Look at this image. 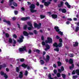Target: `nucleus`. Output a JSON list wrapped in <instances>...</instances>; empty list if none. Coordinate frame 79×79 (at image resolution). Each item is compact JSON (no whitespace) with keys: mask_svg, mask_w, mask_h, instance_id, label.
Returning <instances> with one entry per match:
<instances>
[{"mask_svg":"<svg viewBox=\"0 0 79 79\" xmlns=\"http://www.w3.org/2000/svg\"><path fill=\"white\" fill-rule=\"evenodd\" d=\"M62 76L63 79H66V75L62 73Z\"/></svg>","mask_w":79,"mask_h":79,"instance_id":"c756f323","label":"nucleus"},{"mask_svg":"<svg viewBox=\"0 0 79 79\" xmlns=\"http://www.w3.org/2000/svg\"><path fill=\"white\" fill-rule=\"evenodd\" d=\"M2 67L3 68H5V67H6V65L5 64H3L2 65Z\"/></svg>","mask_w":79,"mask_h":79,"instance_id":"de8ad7c7","label":"nucleus"},{"mask_svg":"<svg viewBox=\"0 0 79 79\" xmlns=\"http://www.w3.org/2000/svg\"><path fill=\"white\" fill-rule=\"evenodd\" d=\"M21 38L20 39H24V36H23V35L21 36Z\"/></svg>","mask_w":79,"mask_h":79,"instance_id":"e2e57ef3","label":"nucleus"},{"mask_svg":"<svg viewBox=\"0 0 79 79\" xmlns=\"http://www.w3.org/2000/svg\"><path fill=\"white\" fill-rule=\"evenodd\" d=\"M6 71L7 72H9L10 71V70H9V69H8V68H6Z\"/></svg>","mask_w":79,"mask_h":79,"instance_id":"8fccbe9b","label":"nucleus"},{"mask_svg":"<svg viewBox=\"0 0 79 79\" xmlns=\"http://www.w3.org/2000/svg\"><path fill=\"white\" fill-rule=\"evenodd\" d=\"M30 11L31 13H35L37 12V10H34L35 8V6L34 4H31L30 6Z\"/></svg>","mask_w":79,"mask_h":79,"instance_id":"f257e3e1","label":"nucleus"},{"mask_svg":"<svg viewBox=\"0 0 79 79\" xmlns=\"http://www.w3.org/2000/svg\"><path fill=\"white\" fill-rule=\"evenodd\" d=\"M51 3V2H45L44 3V5H45V6H48Z\"/></svg>","mask_w":79,"mask_h":79,"instance_id":"2eb2a0df","label":"nucleus"},{"mask_svg":"<svg viewBox=\"0 0 79 79\" xmlns=\"http://www.w3.org/2000/svg\"><path fill=\"white\" fill-rule=\"evenodd\" d=\"M52 18H54V19H55L56 18H57V17H58V16H57V15L56 14H53L52 15H51Z\"/></svg>","mask_w":79,"mask_h":79,"instance_id":"dca6fc26","label":"nucleus"},{"mask_svg":"<svg viewBox=\"0 0 79 79\" xmlns=\"http://www.w3.org/2000/svg\"><path fill=\"white\" fill-rule=\"evenodd\" d=\"M4 0H2V1L1 2V3H4Z\"/></svg>","mask_w":79,"mask_h":79,"instance_id":"774afa93","label":"nucleus"},{"mask_svg":"<svg viewBox=\"0 0 79 79\" xmlns=\"http://www.w3.org/2000/svg\"><path fill=\"white\" fill-rule=\"evenodd\" d=\"M50 60V56L49 55H48L46 56V59H45L46 62L47 63Z\"/></svg>","mask_w":79,"mask_h":79,"instance_id":"9b49d317","label":"nucleus"},{"mask_svg":"<svg viewBox=\"0 0 79 79\" xmlns=\"http://www.w3.org/2000/svg\"><path fill=\"white\" fill-rule=\"evenodd\" d=\"M75 72L77 73V75L79 76V69H77L76 70Z\"/></svg>","mask_w":79,"mask_h":79,"instance_id":"72a5a7b5","label":"nucleus"},{"mask_svg":"<svg viewBox=\"0 0 79 79\" xmlns=\"http://www.w3.org/2000/svg\"><path fill=\"white\" fill-rule=\"evenodd\" d=\"M79 30V27H77L75 29V31L77 32Z\"/></svg>","mask_w":79,"mask_h":79,"instance_id":"f704fd0d","label":"nucleus"},{"mask_svg":"<svg viewBox=\"0 0 79 79\" xmlns=\"http://www.w3.org/2000/svg\"><path fill=\"white\" fill-rule=\"evenodd\" d=\"M73 79H76V78H77V76L76 75L75 76H73Z\"/></svg>","mask_w":79,"mask_h":79,"instance_id":"79ce46f5","label":"nucleus"},{"mask_svg":"<svg viewBox=\"0 0 79 79\" xmlns=\"http://www.w3.org/2000/svg\"><path fill=\"white\" fill-rule=\"evenodd\" d=\"M13 37L15 39H16L17 38V36L16 35V34H14L13 35Z\"/></svg>","mask_w":79,"mask_h":79,"instance_id":"c03bdc74","label":"nucleus"},{"mask_svg":"<svg viewBox=\"0 0 79 79\" xmlns=\"http://www.w3.org/2000/svg\"><path fill=\"white\" fill-rule=\"evenodd\" d=\"M36 52L38 53H39V52H40V51H39V50H36Z\"/></svg>","mask_w":79,"mask_h":79,"instance_id":"603ef678","label":"nucleus"},{"mask_svg":"<svg viewBox=\"0 0 79 79\" xmlns=\"http://www.w3.org/2000/svg\"><path fill=\"white\" fill-rule=\"evenodd\" d=\"M61 11L62 13H65L66 12V10L65 9H62Z\"/></svg>","mask_w":79,"mask_h":79,"instance_id":"5701e85b","label":"nucleus"},{"mask_svg":"<svg viewBox=\"0 0 79 79\" xmlns=\"http://www.w3.org/2000/svg\"><path fill=\"white\" fill-rule=\"evenodd\" d=\"M16 72H17V73H19V68H18V67H16Z\"/></svg>","mask_w":79,"mask_h":79,"instance_id":"c9c22d12","label":"nucleus"},{"mask_svg":"<svg viewBox=\"0 0 79 79\" xmlns=\"http://www.w3.org/2000/svg\"><path fill=\"white\" fill-rule=\"evenodd\" d=\"M73 46L74 47H77V46H78V43L77 42L73 43Z\"/></svg>","mask_w":79,"mask_h":79,"instance_id":"aec40b11","label":"nucleus"},{"mask_svg":"<svg viewBox=\"0 0 79 79\" xmlns=\"http://www.w3.org/2000/svg\"><path fill=\"white\" fill-rule=\"evenodd\" d=\"M13 4L14 6H18V5L15 2H13Z\"/></svg>","mask_w":79,"mask_h":79,"instance_id":"c85d7f7f","label":"nucleus"},{"mask_svg":"<svg viewBox=\"0 0 79 79\" xmlns=\"http://www.w3.org/2000/svg\"><path fill=\"white\" fill-rule=\"evenodd\" d=\"M65 4L66 5V6L68 7V8H71V5L69 4V3L68 2L65 3Z\"/></svg>","mask_w":79,"mask_h":79,"instance_id":"a211bd4d","label":"nucleus"},{"mask_svg":"<svg viewBox=\"0 0 79 79\" xmlns=\"http://www.w3.org/2000/svg\"><path fill=\"white\" fill-rule=\"evenodd\" d=\"M63 4H64V3H63V2H60V4H59L58 5V7H61L62 6H63Z\"/></svg>","mask_w":79,"mask_h":79,"instance_id":"f3484780","label":"nucleus"},{"mask_svg":"<svg viewBox=\"0 0 79 79\" xmlns=\"http://www.w3.org/2000/svg\"><path fill=\"white\" fill-rule=\"evenodd\" d=\"M40 62L41 65H43L44 63V61L42 60H40Z\"/></svg>","mask_w":79,"mask_h":79,"instance_id":"a878e982","label":"nucleus"},{"mask_svg":"<svg viewBox=\"0 0 79 79\" xmlns=\"http://www.w3.org/2000/svg\"><path fill=\"white\" fill-rule=\"evenodd\" d=\"M19 50L20 52H24V51H27L26 46H24L23 47V48H19Z\"/></svg>","mask_w":79,"mask_h":79,"instance_id":"20e7f679","label":"nucleus"},{"mask_svg":"<svg viewBox=\"0 0 79 79\" xmlns=\"http://www.w3.org/2000/svg\"><path fill=\"white\" fill-rule=\"evenodd\" d=\"M53 67H54V68H56V65L55 64H54L53 65Z\"/></svg>","mask_w":79,"mask_h":79,"instance_id":"bf43d9fd","label":"nucleus"},{"mask_svg":"<svg viewBox=\"0 0 79 79\" xmlns=\"http://www.w3.org/2000/svg\"><path fill=\"white\" fill-rule=\"evenodd\" d=\"M41 40H44V37L43 36H41Z\"/></svg>","mask_w":79,"mask_h":79,"instance_id":"5fc2aeb1","label":"nucleus"},{"mask_svg":"<svg viewBox=\"0 0 79 79\" xmlns=\"http://www.w3.org/2000/svg\"><path fill=\"white\" fill-rule=\"evenodd\" d=\"M41 25L42 24H41V23H39V25L37 24L36 23H34V27L35 28H38V29L41 28Z\"/></svg>","mask_w":79,"mask_h":79,"instance_id":"7ed1b4c3","label":"nucleus"},{"mask_svg":"<svg viewBox=\"0 0 79 79\" xmlns=\"http://www.w3.org/2000/svg\"><path fill=\"white\" fill-rule=\"evenodd\" d=\"M19 60L21 62H23L24 61V58L19 59Z\"/></svg>","mask_w":79,"mask_h":79,"instance_id":"58836bf2","label":"nucleus"},{"mask_svg":"<svg viewBox=\"0 0 79 79\" xmlns=\"http://www.w3.org/2000/svg\"><path fill=\"white\" fill-rule=\"evenodd\" d=\"M21 10H22V11H24L25 10V9L24 7H22L21 8Z\"/></svg>","mask_w":79,"mask_h":79,"instance_id":"864d4df0","label":"nucleus"},{"mask_svg":"<svg viewBox=\"0 0 79 79\" xmlns=\"http://www.w3.org/2000/svg\"><path fill=\"white\" fill-rule=\"evenodd\" d=\"M5 36L6 38H8L10 37V35L8 33H6L5 34Z\"/></svg>","mask_w":79,"mask_h":79,"instance_id":"cd10ccee","label":"nucleus"},{"mask_svg":"<svg viewBox=\"0 0 79 79\" xmlns=\"http://www.w3.org/2000/svg\"><path fill=\"white\" fill-rule=\"evenodd\" d=\"M16 19V17H13V18H12V19L13 20V21H15Z\"/></svg>","mask_w":79,"mask_h":79,"instance_id":"680f3d73","label":"nucleus"},{"mask_svg":"<svg viewBox=\"0 0 79 79\" xmlns=\"http://www.w3.org/2000/svg\"><path fill=\"white\" fill-rule=\"evenodd\" d=\"M24 74L26 76H27V75L28 74V72L27 70H26L25 71Z\"/></svg>","mask_w":79,"mask_h":79,"instance_id":"2f4dec72","label":"nucleus"},{"mask_svg":"<svg viewBox=\"0 0 79 79\" xmlns=\"http://www.w3.org/2000/svg\"><path fill=\"white\" fill-rule=\"evenodd\" d=\"M59 42H62V39L60 38L59 39Z\"/></svg>","mask_w":79,"mask_h":79,"instance_id":"13d9d810","label":"nucleus"},{"mask_svg":"<svg viewBox=\"0 0 79 79\" xmlns=\"http://www.w3.org/2000/svg\"><path fill=\"white\" fill-rule=\"evenodd\" d=\"M28 19H29V17H23L21 19V20L22 21H26V20H27Z\"/></svg>","mask_w":79,"mask_h":79,"instance_id":"f8f14e48","label":"nucleus"},{"mask_svg":"<svg viewBox=\"0 0 79 79\" xmlns=\"http://www.w3.org/2000/svg\"><path fill=\"white\" fill-rule=\"evenodd\" d=\"M17 25L18 26V27L20 29H21V27H20V25L19 24H17Z\"/></svg>","mask_w":79,"mask_h":79,"instance_id":"09e8293b","label":"nucleus"},{"mask_svg":"<svg viewBox=\"0 0 79 79\" xmlns=\"http://www.w3.org/2000/svg\"><path fill=\"white\" fill-rule=\"evenodd\" d=\"M69 56L70 57H73L74 56L73 54H70L69 55Z\"/></svg>","mask_w":79,"mask_h":79,"instance_id":"a19ab883","label":"nucleus"},{"mask_svg":"<svg viewBox=\"0 0 79 79\" xmlns=\"http://www.w3.org/2000/svg\"><path fill=\"white\" fill-rule=\"evenodd\" d=\"M62 43H59L58 45L56 43H55L53 44V46L54 47H62Z\"/></svg>","mask_w":79,"mask_h":79,"instance_id":"39448f33","label":"nucleus"},{"mask_svg":"<svg viewBox=\"0 0 79 79\" xmlns=\"http://www.w3.org/2000/svg\"><path fill=\"white\" fill-rule=\"evenodd\" d=\"M19 74H20L19 75V78H20V79L23 78V72H19Z\"/></svg>","mask_w":79,"mask_h":79,"instance_id":"9d476101","label":"nucleus"},{"mask_svg":"<svg viewBox=\"0 0 79 79\" xmlns=\"http://www.w3.org/2000/svg\"><path fill=\"white\" fill-rule=\"evenodd\" d=\"M47 40H46L45 41V43L46 44H48V43L49 44H50L51 43H52V39L50 37H48L47 38Z\"/></svg>","mask_w":79,"mask_h":79,"instance_id":"423d86ee","label":"nucleus"},{"mask_svg":"<svg viewBox=\"0 0 79 79\" xmlns=\"http://www.w3.org/2000/svg\"><path fill=\"white\" fill-rule=\"evenodd\" d=\"M54 73L55 74H56L57 73V71L56 70H54Z\"/></svg>","mask_w":79,"mask_h":79,"instance_id":"3c124183","label":"nucleus"},{"mask_svg":"<svg viewBox=\"0 0 79 79\" xmlns=\"http://www.w3.org/2000/svg\"><path fill=\"white\" fill-rule=\"evenodd\" d=\"M55 29L56 30V32H58L59 34H60L61 35H63V32L60 31V29L58 28V27H54Z\"/></svg>","mask_w":79,"mask_h":79,"instance_id":"0eeeda50","label":"nucleus"},{"mask_svg":"<svg viewBox=\"0 0 79 79\" xmlns=\"http://www.w3.org/2000/svg\"><path fill=\"white\" fill-rule=\"evenodd\" d=\"M13 41H14V43H13L14 44H16V40H14Z\"/></svg>","mask_w":79,"mask_h":79,"instance_id":"4d7b16f0","label":"nucleus"},{"mask_svg":"<svg viewBox=\"0 0 79 79\" xmlns=\"http://www.w3.org/2000/svg\"><path fill=\"white\" fill-rule=\"evenodd\" d=\"M23 34L25 36H28L29 35V33L26 31H24Z\"/></svg>","mask_w":79,"mask_h":79,"instance_id":"ddd939ff","label":"nucleus"},{"mask_svg":"<svg viewBox=\"0 0 79 79\" xmlns=\"http://www.w3.org/2000/svg\"><path fill=\"white\" fill-rule=\"evenodd\" d=\"M54 50L55 51H56V52H59V50L60 49H59V48H56L54 49Z\"/></svg>","mask_w":79,"mask_h":79,"instance_id":"7c9ffc66","label":"nucleus"},{"mask_svg":"<svg viewBox=\"0 0 79 79\" xmlns=\"http://www.w3.org/2000/svg\"><path fill=\"white\" fill-rule=\"evenodd\" d=\"M67 20H68V21H72V19H71V18H68L67 19Z\"/></svg>","mask_w":79,"mask_h":79,"instance_id":"6e6d98bb","label":"nucleus"},{"mask_svg":"<svg viewBox=\"0 0 79 79\" xmlns=\"http://www.w3.org/2000/svg\"><path fill=\"white\" fill-rule=\"evenodd\" d=\"M57 76L58 77H60V76H61V75L60 74V73H58L57 74Z\"/></svg>","mask_w":79,"mask_h":79,"instance_id":"37998d69","label":"nucleus"},{"mask_svg":"<svg viewBox=\"0 0 79 79\" xmlns=\"http://www.w3.org/2000/svg\"><path fill=\"white\" fill-rule=\"evenodd\" d=\"M42 44L43 45H45L46 47V48L44 49V50L45 51H47V50H49V49H50V46L48 45V44H45V42L44 41H43L42 42Z\"/></svg>","mask_w":79,"mask_h":79,"instance_id":"f03ea898","label":"nucleus"},{"mask_svg":"<svg viewBox=\"0 0 79 79\" xmlns=\"http://www.w3.org/2000/svg\"><path fill=\"white\" fill-rule=\"evenodd\" d=\"M74 64H72V66H70V69H73V68H74Z\"/></svg>","mask_w":79,"mask_h":79,"instance_id":"e433bc0d","label":"nucleus"},{"mask_svg":"<svg viewBox=\"0 0 79 79\" xmlns=\"http://www.w3.org/2000/svg\"><path fill=\"white\" fill-rule=\"evenodd\" d=\"M34 29V27L33 26H32V24L30 23V30H32Z\"/></svg>","mask_w":79,"mask_h":79,"instance_id":"4be33fe9","label":"nucleus"},{"mask_svg":"<svg viewBox=\"0 0 79 79\" xmlns=\"http://www.w3.org/2000/svg\"><path fill=\"white\" fill-rule=\"evenodd\" d=\"M48 77L49 79H54L53 78H52V75L50 74H49Z\"/></svg>","mask_w":79,"mask_h":79,"instance_id":"bb28decb","label":"nucleus"},{"mask_svg":"<svg viewBox=\"0 0 79 79\" xmlns=\"http://www.w3.org/2000/svg\"><path fill=\"white\" fill-rule=\"evenodd\" d=\"M57 64L58 66H60L61 65V63L59 61L57 62Z\"/></svg>","mask_w":79,"mask_h":79,"instance_id":"4c0bfd02","label":"nucleus"},{"mask_svg":"<svg viewBox=\"0 0 79 79\" xmlns=\"http://www.w3.org/2000/svg\"><path fill=\"white\" fill-rule=\"evenodd\" d=\"M75 71L73 70L72 73V74H75Z\"/></svg>","mask_w":79,"mask_h":79,"instance_id":"052dcab7","label":"nucleus"},{"mask_svg":"<svg viewBox=\"0 0 79 79\" xmlns=\"http://www.w3.org/2000/svg\"><path fill=\"white\" fill-rule=\"evenodd\" d=\"M40 8H43V7H44V6L42 5H40Z\"/></svg>","mask_w":79,"mask_h":79,"instance_id":"0e129e2a","label":"nucleus"},{"mask_svg":"<svg viewBox=\"0 0 79 79\" xmlns=\"http://www.w3.org/2000/svg\"><path fill=\"white\" fill-rule=\"evenodd\" d=\"M58 71L59 73H61V71H64V67L63 66H62L61 69H58Z\"/></svg>","mask_w":79,"mask_h":79,"instance_id":"4468645a","label":"nucleus"},{"mask_svg":"<svg viewBox=\"0 0 79 79\" xmlns=\"http://www.w3.org/2000/svg\"><path fill=\"white\" fill-rule=\"evenodd\" d=\"M69 63L70 64H73V59H70L69 60Z\"/></svg>","mask_w":79,"mask_h":79,"instance_id":"b1692460","label":"nucleus"},{"mask_svg":"<svg viewBox=\"0 0 79 79\" xmlns=\"http://www.w3.org/2000/svg\"><path fill=\"white\" fill-rule=\"evenodd\" d=\"M40 19H43V18H44L45 16L43 15H40Z\"/></svg>","mask_w":79,"mask_h":79,"instance_id":"ea45409f","label":"nucleus"},{"mask_svg":"<svg viewBox=\"0 0 79 79\" xmlns=\"http://www.w3.org/2000/svg\"><path fill=\"white\" fill-rule=\"evenodd\" d=\"M34 32L35 34H37L38 33V32L36 30H34Z\"/></svg>","mask_w":79,"mask_h":79,"instance_id":"49530a36","label":"nucleus"},{"mask_svg":"<svg viewBox=\"0 0 79 79\" xmlns=\"http://www.w3.org/2000/svg\"><path fill=\"white\" fill-rule=\"evenodd\" d=\"M27 24L28 25V26H30V22H28L27 23Z\"/></svg>","mask_w":79,"mask_h":79,"instance_id":"69168bd1","label":"nucleus"},{"mask_svg":"<svg viewBox=\"0 0 79 79\" xmlns=\"http://www.w3.org/2000/svg\"><path fill=\"white\" fill-rule=\"evenodd\" d=\"M2 68H3V66L2 65H0V69H2Z\"/></svg>","mask_w":79,"mask_h":79,"instance_id":"338daca9","label":"nucleus"},{"mask_svg":"<svg viewBox=\"0 0 79 79\" xmlns=\"http://www.w3.org/2000/svg\"><path fill=\"white\" fill-rule=\"evenodd\" d=\"M3 22L4 23H7L8 25H9V26H11V23L10 22V21H6V19H4L3 20Z\"/></svg>","mask_w":79,"mask_h":79,"instance_id":"1a4fd4ad","label":"nucleus"},{"mask_svg":"<svg viewBox=\"0 0 79 79\" xmlns=\"http://www.w3.org/2000/svg\"><path fill=\"white\" fill-rule=\"evenodd\" d=\"M0 73L1 76H4V77H5V79H7V78H8V75H7L4 72L1 71Z\"/></svg>","mask_w":79,"mask_h":79,"instance_id":"6e6552de","label":"nucleus"},{"mask_svg":"<svg viewBox=\"0 0 79 79\" xmlns=\"http://www.w3.org/2000/svg\"><path fill=\"white\" fill-rule=\"evenodd\" d=\"M14 12H15V15H18V11L17 10H15Z\"/></svg>","mask_w":79,"mask_h":79,"instance_id":"a18cd8bd","label":"nucleus"},{"mask_svg":"<svg viewBox=\"0 0 79 79\" xmlns=\"http://www.w3.org/2000/svg\"><path fill=\"white\" fill-rule=\"evenodd\" d=\"M21 66L22 67H23V68H26L27 67V65H26L25 64H22Z\"/></svg>","mask_w":79,"mask_h":79,"instance_id":"6ab92c4d","label":"nucleus"},{"mask_svg":"<svg viewBox=\"0 0 79 79\" xmlns=\"http://www.w3.org/2000/svg\"><path fill=\"white\" fill-rule=\"evenodd\" d=\"M9 42L10 44H12L13 43V40L11 38H10L9 39Z\"/></svg>","mask_w":79,"mask_h":79,"instance_id":"393cba45","label":"nucleus"},{"mask_svg":"<svg viewBox=\"0 0 79 79\" xmlns=\"http://www.w3.org/2000/svg\"><path fill=\"white\" fill-rule=\"evenodd\" d=\"M18 42H19V43H21V42H23V40L22 39L19 38V40H18Z\"/></svg>","mask_w":79,"mask_h":79,"instance_id":"412c9836","label":"nucleus"},{"mask_svg":"<svg viewBox=\"0 0 79 79\" xmlns=\"http://www.w3.org/2000/svg\"><path fill=\"white\" fill-rule=\"evenodd\" d=\"M27 25H25L23 27V29L25 30L26 29H27Z\"/></svg>","mask_w":79,"mask_h":79,"instance_id":"473e14b6","label":"nucleus"}]
</instances>
